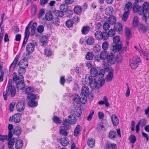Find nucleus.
Wrapping results in <instances>:
<instances>
[{
	"label": "nucleus",
	"instance_id": "423d86ee",
	"mask_svg": "<svg viewBox=\"0 0 149 149\" xmlns=\"http://www.w3.org/2000/svg\"><path fill=\"white\" fill-rule=\"evenodd\" d=\"M141 61L140 57L138 56H135L133 57L130 60V65L133 69L136 68L138 65V63Z\"/></svg>",
	"mask_w": 149,
	"mask_h": 149
},
{
	"label": "nucleus",
	"instance_id": "f257e3e1",
	"mask_svg": "<svg viewBox=\"0 0 149 149\" xmlns=\"http://www.w3.org/2000/svg\"><path fill=\"white\" fill-rule=\"evenodd\" d=\"M149 5L146 2H144L142 7L140 6L138 3H134L133 10L134 13H138L140 15H142V19L146 22L147 18H149Z\"/></svg>",
	"mask_w": 149,
	"mask_h": 149
},
{
	"label": "nucleus",
	"instance_id": "7c9ffc66",
	"mask_svg": "<svg viewBox=\"0 0 149 149\" xmlns=\"http://www.w3.org/2000/svg\"><path fill=\"white\" fill-rule=\"evenodd\" d=\"M107 56V52L106 51H102L100 53V56L101 59L105 60L106 59Z\"/></svg>",
	"mask_w": 149,
	"mask_h": 149
},
{
	"label": "nucleus",
	"instance_id": "39448f33",
	"mask_svg": "<svg viewBox=\"0 0 149 149\" xmlns=\"http://www.w3.org/2000/svg\"><path fill=\"white\" fill-rule=\"evenodd\" d=\"M63 126L60 127L59 133L61 135L64 136H66L68 134L67 130L70 126V123L67 121L66 119L64 120L63 123Z\"/></svg>",
	"mask_w": 149,
	"mask_h": 149
},
{
	"label": "nucleus",
	"instance_id": "a19ab883",
	"mask_svg": "<svg viewBox=\"0 0 149 149\" xmlns=\"http://www.w3.org/2000/svg\"><path fill=\"white\" fill-rule=\"evenodd\" d=\"M96 130L98 132H100L102 130H105V128L104 125L100 123L97 125Z\"/></svg>",
	"mask_w": 149,
	"mask_h": 149
},
{
	"label": "nucleus",
	"instance_id": "bb28decb",
	"mask_svg": "<svg viewBox=\"0 0 149 149\" xmlns=\"http://www.w3.org/2000/svg\"><path fill=\"white\" fill-rule=\"evenodd\" d=\"M13 128V125L9 124L8 125V130H9L8 137L9 139L11 138L13 136V134L11 132Z\"/></svg>",
	"mask_w": 149,
	"mask_h": 149
},
{
	"label": "nucleus",
	"instance_id": "ddd939ff",
	"mask_svg": "<svg viewBox=\"0 0 149 149\" xmlns=\"http://www.w3.org/2000/svg\"><path fill=\"white\" fill-rule=\"evenodd\" d=\"M111 118L113 123L115 126L118 125L119 123V120L115 114H113Z\"/></svg>",
	"mask_w": 149,
	"mask_h": 149
},
{
	"label": "nucleus",
	"instance_id": "6ab92c4d",
	"mask_svg": "<svg viewBox=\"0 0 149 149\" xmlns=\"http://www.w3.org/2000/svg\"><path fill=\"white\" fill-rule=\"evenodd\" d=\"M113 11V8L111 7H107L105 9L106 14L110 16H111Z\"/></svg>",
	"mask_w": 149,
	"mask_h": 149
},
{
	"label": "nucleus",
	"instance_id": "cd10ccee",
	"mask_svg": "<svg viewBox=\"0 0 149 149\" xmlns=\"http://www.w3.org/2000/svg\"><path fill=\"white\" fill-rule=\"evenodd\" d=\"M54 18L52 14L50 13H47L46 14L45 19L47 21H50L52 20Z\"/></svg>",
	"mask_w": 149,
	"mask_h": 149
},
{
	"label": "nucleus",
	"instance_id": "9d476101",
	"mask_svg": "<svg viewBox=\"0 0 149 149\" xmlns=\"http://www.w3.org/2000/svg\"><path fill=\"white\" fill-rule=\"evenodd\" d=\"M16 107L17 111L19 112L24 110L25 108L24 102L22 101L18 102L17 104Z\"/></svg>",
	"mask_w": 149,
	"mask_h": 149
},
{
	"label": "nucleus",
	"instance_id": "052dcab7",
	"mask_svg": "<svg viewBox=\"0 0 149 149\" xmlns=\"http://www.w3.org/2000/svg\"><path fill=\"white\" fill-rule=\"evenodd\" d=\"M140 29L142 32L144 33L146 32L147 31V28L145 26H144L143 24L140 25Z\"/></svg>",
	"mask_w": 149,
	"mask_h": 149
},
{
	"label": "nucleus",
	"instance_id": "f704fd0d",
	"mask_svg": "<svg viewBox=\"0 0 149 149\" xmlns=\"http://www.w3.org/2000/svg\"><path fill=\"white\" fill-rule=\"evenodd\" d=\"M87 96L86 95H81V94L80 102L83 104H85L87 101Z\"/></svg>",
	"mask_w": 149,
	"mask_h": 149
},
{
	"label": "nucleus",
	"instance_id": "e2e57ef3",
	"mask_svg": "<svg viewBox=\"0 0 149 149\" xmlns=\"http://www.w3.org/2000/svg\"><path fill=\"white\" fill-rule=\"evenodd\" d=\"M45 13V10L43 9H41L39 13L38 17L39 19L40 18L44 15Z\"/></svg>",
	"mask_w": 149,
	"mask_h": 149
},
{
	"label": "nucleus",
	"instance_id": "bf43d9fd",
	"mask_svg": "<svg viewBox=\"0 0 149 149\" xmlns=\"http://www.w3.org/2000/svg\"><path fill=\"white\" fill-rule=\"evenodd\" d=\"M139 20L138 17L136 16L134 17L133 19V25L134 26H136L138 24Z\"/></svg>",
	"mask_w": 149,
	"mask_h": 149
},
{
	"label": "nucleus",
	"instance_id": "4468645a",
	"mask_svg": "<svg viewBox=\"0 0 149 149\" xmlns=\"http://www.w3.org/2000/svg\"><path fill=\"white\" fill-rule=\"evenodd\" d=\"M68 120L69 121H67L70 123V124H74L76 122V119L74 115L70 114L68 117Z\"/></svg>",
	"mask_w": 149,
	"mask_h": 149
},
{
	"label": "nucleus",
	"instance_id": "0e129e2a",
	"mask_svg": "<svg viewBox=\"0 0 149 149\" xmlns=\"http://www.w3.org/2000/svg\"><path fill=\"white\" fill-rule=\"evenodd\" d=\"M94 111L93 110H91L89 115L87 117V120L88 121L90 120L92 117V116L94 114Z\"/></svg>",
	"mask_w": 149,
	"mask_h": 149
},
{
	"label": "nucleus",
	"instance_id": "de8ad7c7",
	"mask_svg": "<svg viewBox=\"0 0 149 149\" xmlns=\"http://www.w3.org/2000/svg\"><path fill=\"white\" fill-rule=\"evenodd\" d=\"M30 26L28 25L26 26V28L24 32L25 36L26 38L29 36V30L30 29Z\"/></svg>",
	"mask_w": 149,
	"mask_h": 149
},
{
	"label": "nucleus",
	"instance_id": "72a5a7b5",
	"mask_svg": "<svg viewBox=\"0 0 149 149\" xmlns=\"http://www.w3.org/2000/svg\"><path fill=\"white\" fill-rule=\"evenodd\" d=\"M80 126L78 125L76 127L74 131V135L75 136H77L80 132Z\"/></svg>",
	"mask_w": 149,
	"mask_h": 149
},
{
	"label": "nucleus",
	"instance_id": "6e6d98bb",
	"mask_svg": "<svg viewBox=\"0 0 149 149\" xmlns=\"http://www.w3.org/2000/svg\"><path fill=\"white\" fill-rule=\"evenodd\" d=\"M102 47L104 51L107 50L109 47V44L106 42H104L102 43Z\"/></svg>",
	"mask_w": 149,
	"mask_h": 149
},
{
	"label": "nucleus",
	"instance_id": "603ef678",
	"mask_svg": "<svg viewBox=\"0 0 149 149\" xmlns=\"http://www.w3.org/2000/svg\"><path fill=\"white\" fill-rule=\"evenodd\" d=\"M37 30L38 33H41L44 30V26L42 25H39L37 27Z\"/></svg>",
	"mask_w": 149,
	"mask_h": 149
},
{
	"label": "nucleus",
	"instance_id": "58836bf2",
	"mask_svg": "<svg viewBox=\"0 0 149 149\" xmlns=\"http://www.w3.org/2000/svg\"><path fill=\"white\" fill-rule=\"evenodd\" d=\"M27 98L30 100H34L36 98V95L33 94L28 93L27 96Z\"/></svg>",
	"mask_w": 149,
	"mask_h": 149
},
{
	"label": "nucleus",
	"instance_id": "9b49d317",
	"mask_svg": "<svg viewBox=\"0 0 149 149\" xmlns=\"http://www.w3.org/2000/svg\"><path fill=\"white\" fill-rule=\"evenodd\" d=\"M18 65L20 68L25 69L28 65V62L26 60H22L19 62Z\"/></svg>",
	"mask_w": 149,
	"mask_h": 149
},
{
	"label": "nucleus",
	"instance_id": "a211bd4d",
	"mask_svg": "<svg viewBox=\"0 0 149 149\" xmlns=\"http://www.w3.org/2000/svg\"><path fill=\"white\" fill-rule=\"evenodd\" d=\"M22 132V129L19 126L16 127L13 130V134L17 136H19L20 135Z\"/></svg>",
	"mask_w": 149,
	"mask_h": 149
},
{
	"label": "nucleus",
	"instance_id": "c03bdc74",
	"mask_svg": "<svg viewBox=\"0 0 149 149\" xmlns=\"http://www.w3.org/2000/svg\"><path fill=\"white\" fill-rule=\"evenodd\" d=\"M93 53L91 52H88L86 56V58L88 60H91L93 58Z\"/></svg>",
	"mask_w": 149,
	"mask_h": 149
},
{
	"label": "nucleus",
	"instance_id": "2eb2a0df",
	"mask_svg": "<svg viewBox=\"0 0 149 149\" xmlns=\"http://www.w3.org/2000/svg\"><path fill=\"white\" fill-rule=\"evenodd\" d=\"M90 94L89 89L86 86H83L81 89V95H88Z\"/></svg>",
	"mask_w": 149,
	"mask_h": 149
},
{
	"label": "nucleus",
	"instance_id": "f8f14e48",
	"mask_svg": "<svg viewBox=\"0 0 149 149\" xmlns=\"http://www.w3.org/2000/svg\"><path fill=\"white\" fill-rule=\"evenodd\" d=\"M23 141L21 139H17L15 141V147L16 149H21L23 146Z\"/></svg>",
	"mask_w": 149,
	"mask_h": 149
},
{
	"label": "nucleus",
	"instance_id": "13d9d810",
	"mask_svg": "<svg viewBox=\"0 0 149 149\" xmlns=\"http://www.w3.org/2000/svg\"><path fill=\"white\" fill-rule=\"evenodd\" d=\"M110 147H111L112 149H117V146L116 144L114 143L108 144L107 145V148H108Z\"/></svg>",
	"mask_w": 149,
	"mask_h": 149
},
{
	"label": "nucleus",
	"instance_id": "c9c22d12",
	"mask_svg": "<svg viewBox=\"0 0 149 149\" xmlns=\"http://www.w3.org/2000/svg\"><path fill=\"white\" fill-rule=\"evenodd\" d=\"M74 10V12L77 14H80L81 10V8L79 6H75Z\"/></svg>",
	"mask_w": 149,
	"mask_h": 149
},
{
	"label": "nucleus",
	"instance_id": "aec40b11",
	"mask_svg": "<svg viewBox=\"0 0 149 149\" xmlns=\"http://www.w3.org/2000/svg\"><path fill=\"white\" fill-rule=\"evenodd\" d=\"M74 113L77 116L80 117L82 113L81 108L79 107L76 108L74 110Z\"/></svg>",
	"mask_w": 149,
	"mask_h": 149
},
{
	"label": "nucleus",
	"instance_id": "473e14b6",
	"mask_svg": "<svg viewBox=\"0 0 149 149\" xmlns=\"http://www.w3.org/2000/svg\"><path fill=\"white\" fill-rule=\"evenodd\" d=\"M114 58V56L113 53H111L109 55H107L106 59L107 61L109 63H111L113 60Z\"/></svg>",
	"mask_w": 149,
	"mask_h": 149
},
{
	"label": "nucleus",
	"instance_id": "4c0bfd02",
	"mask_svg": "<svg viewBox=\"0 0 149 149\" xmlns=\"http://www.w3.org/2000/svg\"><path fill=\"white\" fill-rule=\"evenodd\" d=\"M73 23V22L72 20L70 19H68L66 22V26L68 28L71 27L72 26Z\"/></svg>",
	"mask_w": 149,
	"mask_h": 149
},
{
	"label": "nucleus",
	"instance_id": "a878e982",
	"mask_svg": "<svg viewBox=\"0 0 149 149\" xmlns=\"http://www.w3.org/2000/svg\"><path fill=\"white\" fill-rule=\"evenodd\" d=\"M68 139L66 137H65L61 139V145L64 146H66L68 144Z\"/></svg>",
	"mask_w": 149,
	"mask_h": 149
},
{
	"label": "nucleus",
	"instance_id": "20e7f679",
	"mask_svg": "<svg viewBox=\"0 0 149 149\" xmlns=\"http://www.w3.org/2000/svg\"><path fill=\"white\" fill-rule=\"evenodd\" d=\"M12 79H9L6 91V92H3V97L5 100H7V96L10 94L12 97L14 96L16 94V89L15 86H12Z\"/></svg>",
	"mask_w": 149,
	"mask_h": 149
},
{
	"label": "nucleus",
	"instance_id": "37998d69",
	"mask_svg": "<svg viewBox=\"0 0 149 149\" xmlns=\"http://www.w3.org/2000/svg\"><path fill=\"white\" fill-rule=\"evenodd\" d=\"M113 41L114 43L116 44L118 43L121 44V42L120 41V38L119 36H117L114 37L113 39Z\"/></svg>",
	"mask_w": 149,
	"mask_h": 149
},
{
	"label": "nucleus",
	"instance_id": "8fccbe9b",
	"mask_svg": "<svg viewBox=\"0 0 149 149\" xmlns=\"http://www.w3.org/2000/svg\"><path fill=\"white\" fill-rule=\"evenodd\" d=\"M94 39L92 37L88 38L86 40L87 44L88 45H92L93 44Z\"/></svg>",
	"mask_w": 149,
	"mask_h": 149
},
{
	"label": "nucleus",
	"instance_id": "e433bc0d",
	"mask_svg": "<svg viewBox=\"0 0 149 149\" xmlns=\"http://www.w3.org/2000/svg\"><path fill=\"white\" fill-rule=\"evenodd\" d=\"M102 33L100 31H96L95 33V36L96 39L98 40L101 39Z\"/></svg>",
	"mask_w": 149,
	"mask_h": 149
},
{
	"label": "nucleus",
	"instance_id": "6e6552de",
	"mask_svg": "<svg viewBox=\"0 0 149 149\" xmlns=\"http://www.w3.org/2000/svg\"><path fill=\"white\" fill-rule=\"evenodd\" d=\"M122 44H119L118 45H115L112 46L111 49L114 53L118 51L119 53H123V50H121Z\"/></svg>",
	"mask_w": 149,
	"mask_h": 149
},
{
	"label": "nucleus",
	"instance_id": "393cba45",
	"mask_svg": "<svg viewBox=\"0 0 149 149\" xmlns=\"http://www.w3.org/2000/svg\"><path fill=\"white\" fill-rule=\"evenodd\" d=\"M8 146L9 147V148H12L14 145V143L15 142V138H10V139H9V138H8Z\"/></svg>",
	"mask_w": 149,
	"mask_h": 149
},
{
	"label": "nucleus",
	"instance_id": "09e8293b",
	"mask_svg": "<svg viewBox=\"0 0 149 149\" xmlns=\"http://www.w3.org/2000/svg\"><path fill=\"white\" fill-rule=\"evenodd\" d=\"M53 121L57 124H60L61 123V121L56 116H54L53 118Z\"/></svg>",
	"mask_w": 149,
	"mask_h": 149
},
{
	"label": "nucleus",
	"instance_id": "f03ea898",
	"mask_svg": "<svg viewBox=\"0 0 149 149\" xmlns=\"http://www.w3.org/2000/svg\"><path fill=\"white\" fill-rule=\"evenodd\" d=\"M90 72L91 76L89 75H87L85 77L84 81L85 83L89 85L92 88L99 87L97 81L93 77H96L97 75L98 72L97 69L95 68H91Z\"/></svg>",
	"mask_w": 149,
	"mask_h": 149
},
{
	"label": "nucleus",
	"instance_id": "49530a36",
	"mask_svg": "<svg viewBox=\"0 0 149 149\" xmlns=\"http://www.w3.org/2000/svg\"><path fill=\"white\" fill-rule=\"evenodd\" d=\"M53 23L55 24V25H59L60 23V20L59 18L57 17H55L53 18L52 19Z\"/></svg>",
	"mask_w": 149,
	"mask_h": 149
},
{
	"label": "nucleus",
	"instance_id": "1a4fd4ad",
	"mask_svg": "<svg viewBox=\"0 0 149 149\" xmlns=\"http://www.w3.org/2000/svg\"><path fill=\"white\" fill-rule=\"evenodd\" d=\"M35 45L34 44L31 43L28 44L26 47V51L28 54L32 53L34 50Z\"/></svg>",
	"mask_w": 149,
	"mask_h": 149
},
{
	"label": "nucleus",
	"instance_id": "79ce46f5",
	"mask_svg": "<svg viewBox=\"0 0 149 149\" xmlns=\"http://www.w3.org/2000/svg\"><path fill=\"white\" fill-rule=\"evenodd\" d=\"M116 135V132L110 131L109 133L108 136L110 139H112L115 138Z\"/></svg>",
	"mask_w": 149,
	"mask_h": 149
},
{
	"label": "nucleus",
	"instance_id": "0eeeda50",
	"mask_svg": "<svg viewBox=\"0 0 149 149\" xmlns=\"http://www.w3.org/2000/svg\"><path fill=\"white\" fill-rule=\"evenodd\" d=\"M106 70L108 72V74L105 77L106 81L107 82L111 81L112 80L113 77V70L111 67H107L106 68Z\"/></svg>",
	"mask_w": 149,
	"mask_h": 149
},
{
	"label": "nucleus",
	"instance_id": "3c124183",
	"mask_svg": "<svg viewBox=\"0 0 149 149\" xmlns=\"http://www.w3.org/2000/svg\"><path fill=\"white\" fill-rule=\"evenodd\" d=\"M129 139L130 142L132 143H135L136 141V138L134 135H130L129 137Z\"/></svg>",
	"mask_w": 149,
	"mask_h": 149
},
{
	"label": "nucleus",
	"instance_id": "5701e85b",
	"mask_svg": "<svg viewBox=\"0 0 149 149\" xmlns=\"http://www.w3.org/2000/svg\"><path fill=\"white\" fill-rule=\"evenodd\" d=\"M60 10L63 12H65L67 11L68 9V4L66 3L62 4L61 5L60 7Z\"/></svg>",
	"mask_w": 149,
	"mask_h": 149
},
{
	"label": "nucleus",
	"instance_id": "c756f323",
	"mask_svg": "<svg viewBox=\"0 0 149 149\" xmlns=\"http://www.w3.org/2000/svg\"><path fill=\"white\" fill-rule=\"evenodd\" d=\"M108 21L109 24H113L116 22V18L114 16H111L108 18Z\"/></svg>",
	"mask_w": 149,
	"mask_h": 149
},
{
	"label": "nucleus",
	"instance_id": "5fc2aeb1",
	"mask_svg": "<svg viewBox=\"0 0 149 149\" xmlns=\"http://www.w3.org/2000/svg\"><path fill=\"white\" fill-rule=\"evenodd\" d=\"M108 34L106 32H104L102 33L101 39L106 40L108 39Z\"/></svg>",
	"mask_w": 149,
	"mask_h": 149
},
{
	"label": "nucleus",
	"instance_id": "dca6fc26",
	"mask_svg": "<svg viewBox=\"0 0 149 149\" xmlns=\"http://www.w3.org/2000/svg\"><path fill=\"white\" fill-rule=\"evenodd\" d=\"M115 29L118 31L119 33H122L123 32V29L121 24L119 23H116L114 25Z\"/></svg>",
	"mask_w": 149,
	"mask_h": 149
},
{
	"label": "nucleus",
	"instance_id": "338daca9",
	"mask_svg": "<svg viewBox=\"0 0 149 149\" xmlns=\"http://www.w3.org/2000/svg\"><path fill=\"white\" fill-rule=\"evenodd\" d=\"M7 135H2L0 134V141H4L7 139Z\"/></svg>",
	"mask_w": 149,
	"mask_h": 149
},
{
	"label": "nucleus",
	"instance_id": "4d7b16f0",
	"mask_svg": "<svg viewBox=\"0 0 149 149\" xmlns=\"http://www.w3.org/2000/svg\"><path fill=\"white\" fill-rule=\"evenodd\" d=\"M129 15V12L125 11V13L123 14L122 19L125 21H126L128 17V16Z\"/></svg>",
	"mask_w": 149,
	"mask_h": 149
},
{
	"label": "nucleus",
	"instance_id": "a18cd8bd",
	"mask_svg": "<svg viewBox=\"0 0 149 149\" xmlns=\"http://www.w3.org/2000/svg\"><path fill=\"white\" fill-rule=\"evenodd\" d=\"M28 104L31 107H35L37 105V103L34 100H30Z\"/></svg>",
	"mask_w": 149,
	"mask_h": 149
},
{
	"label": "nucleus",
	"instance_id": "c85d7f7f",
	"mask_svg": "<svg viewBox=\"0 0 149 149\" xmlns=\"http://www.w3.org/2000/svg\"><path fill=\"white\" fill-rule=\"evenodd\" d=\"M125 35L128 39H129L131 36L130 30L129 28L125 27Z\"/></svg>",
	"mask_w": 149,
	"mask_h": 149
},
{
	"label": "nucleus",
	"instance_id": "b1692460",
	"mask_svg": "<svg viewBox=\"0 0 149 149\" xmlns=\"http://www.w3.org/2000/svg\"><path fill=\"white\" fill-rule=\"evenodd\" d=\"M21 114L19 113H17L14 115V122L15 123H18L20 122Z\"/></svg>",
	"mask_w": 149,
	"mask_h": 149
},
{
	"label": "nucleus",
	"instance_id": "f3484780",
	"mask_svg": "<svg viewBox=\"0 0 149 149\" xmlns=\"http://www.w3.org/2000/svg\"><path fill=\"white\" fill-rule=\"evenodd\" d=\"M72 100L74 103H76L77 104L79 102H80V97L79 96L78 94H74L72 95Z\"/></svg>",
	"mask_w": 149,
	"mask_h": 149
},
{
	"label": "nucleus",
	"instance_id": "864d4df0",
	"mask_svg": "<svg viewBox=\"0 0 149 149\" xmlns=\"http://www.w3.org/2000/svg\"><path fill=\"white\" fill-rule=\"evenodd\" d=\"M45 54L47 56H50L52 55V52L49 48H46L45 49Z\"/></svg>",
	"mask_w": 149,
	"mask_h": 149
},
{
	"label": "nucleus",
	"instance_id": "774afa93",
	"mask_svg": "<svg viewBox=\"0 0 149 149\" xmlns=\"http://www.w3.org/2000/svg\"><path fill=\"white\" fill-rule=\"evenodd\" d=\"M67 11V12L66 13L67 16L69 18L72 17L73 14V11L70 10H68Z\"/></svg>",
	"mask_w": 149,
	"mask_h": 149
},
{
	"label": "nucleus",
	"instance_id": "ea45409f",
	"mask_svg": "<svg viewBox=\"0 0 149 149\" xmlns=\"http://www.w3.org/2000/svg\"><path fill=\"white\" fill-rule=\"evenodd\" d=\"M54 13L56 16L59 17H62L64 14L63 12L61 10L60 11L59 10H56Z\"/></svg>",
	"mask_w": 149,
	"mask_h": 149
},
{
	"label": "nucleus",
	"instance_id": "69168bd1",
	"mask_svg": "<svg viewBox=\"0 0 149 149\" xmlns=\"http://www.w3.org/2000/svg\"><path fill=\"white\" fill-rule=\"evenodd\" d=\"M103 28L105 31L108 30L109 28V24L107 22H105L103 25Z\"/></svg>",
	"mask_w": 149,
	"mask_h": 149
},
{
	"label": "nucleus",
	"instance_id": "2f4dec72",
	"mask_svg": "<svg viewBox=\"0 0 149 149\" xmlns=\"http://www.w3.org/2000/svg\"><path fill=\"white\" fill-rule=\"evenodd\" d=\"M89 30L90 28L88 26H84L81 30L82 33L83 35H86L89 32Z\"/></svg>",
	"mask_w": 149,
	"mask_h": 149
},
{
	"label": "nucleus",
	"instance_id": "680f3d73",
	"mask_svg": "<svg viewBox=\"0 0 149 149\" xmlns=\"http://www.w3.org/2000/svg\"><path fill=\"white\" fill-rule=\"evenodd\" d=\"M115 34V31L112 29H110L108 33V35L109 36L112 37Z\"/></svg>",
	"mask_w": 149,
	"mask_h": 149
},
{
	"label": "nucleus",
	"instance_id": "412c9836",
	"mask_svg": "<svg viewBox=\"0 0 149 149\" xmlns=\"http://www.w3.org/2000/svg\"><path fill=\"white\" fill-rule=\"evenodd\" d=\"M87 144L89 147L91 148L94 147L95 144L94 140L92 138L88 139L87 141Z\"/></svg>",
	"mask_w": 149,
	"mask_h": 149
},
{
	"label": "nucleus",
	"instance_id": "7ed1b4c3",
	"mask_svg": "<svg viewBox=\"0 0 149 149\" xmlns=\"http://www.w3.org/2000/svg\"><path fill=\"white\" fill-rule=\"evenodd\" d=\"M12 76L13 81L14 83L15 82L17 89L18 90L22 89L25 86V84L24 81V77L22 75L17 76L15 72L13 73Z\"/></svg>",
	"mask_w": 149,
	"mask_h": 149
},
{
	"label": "nucleus",
	"instance_id": "4be33fe9",
	"mask_svg": "<svg viewBox=\"0 0 149 149\" xmlns=\"http://www.w3.org/2000/svg\"><path fill=\"white\" fill-rule=\"evenodd\" d=\"M132 3L130 2H128L125 5L124 8L125 11L129 12L131 9Z\"/></svg>",
	"mask_w": 149,
	"mask_h": 149
}]
</instances>
